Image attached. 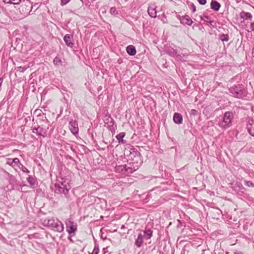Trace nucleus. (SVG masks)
<instances>
[{"label":"nucleus","mask_w":254,"mask_h":254,"mask_svg":"<svg viewBox=\"0 0 254 254\" xmlns=\"http://www.w3.org/2000/svg\"><path fill=\"white\" fill-rule=\"evenodd\" d=\"M209 22L210 23H213V21H209Z\"/></svg>","instance_id":"40"},{"label":"nucleus","mask_w":254,"mask_h":254,"mask_svg":"<svg viewBox=\"0 0 254 254\" xmlns=\"http://www.w3.org/2000/svg\"><path fill=\"white\" fill-rule=\"evenodd\" d=\"M73 254H78L77 253H74Z\"/></svg>","instance_id":"41"},{"label":"nucleus","mask_w":254,"mask_h":254,"mask_svg":"<svg viewBox=\"0 0 254 254\" xmlns=\"http://www.w3.org/2000/svg\"><path fill=\"white\" fill-rule=\"evenodd\" d=\"M143 243V235L141 233H140L137 237V238L136 239L135 244V245L139 248L141 246L142 244Z\"/></svg>","instance_id":"17"},{"label":"nucleus","mask_w":254,"mask_h":254,"mask_svg":"<svg viewBox=\"0 0 254 254\" xmlns=\"http://www.w3.org/2000/svg\"><path fill=\"white\" fill-rule=\"evenodd\" d=\"M245 184L246 186H247L248 187L254 188V184L251 181H245Z\"/></svg>","instance_id":"27"},{"label":"nucleus","mask_w":254,"mask_h":254,"mask_svg":"<svg viewBox=\"0 0 254 254\" xmlns=\"http://www.w3.org/2000/svg\"><path fill=\"white\" fill-rule=\"evenodd\" d=\"M6 164L9 165V166H12V164H13L12 159H10V158L7 159Z\"/></svg>","instance_id":"30"},{"label":"nucleus","mask_w":254,"mask_h":254,"mask_svg":"<svg viewBox=\"0 0 254 254\" xmlns=\"http://www.w3.org/2000/svg\"><path fill=\"white\" fill-rule=\"evenodd\" d=\"M61 59L58 57H56L53 61V63L55 64H57L58 63H61Z\"/></svg>","instance_id":"28"},{"label":"nucleus","mask_w":254,"mask_h":254,"mask_svg":"<svg viewBox=\"0 0 254 254\" xmlns=\"http://www.w3.org/2000/svg\"><path fill=\"white\" fill-rule=\"evenodd\" d=\"M22 171L24 173H29L30 171L25 167L22 166Z\"/></svg>","instance_id":"33"},{"label":"nucleus","mask_w":254,"mask_h":254,"mask_svg":"<svg viewBox=\"0 0 254 254\" xmlns=\"http://www.w3.org/2000/svg\"><path fill=\"white\" fill-rule=\"evenodd\" d=\"M70 0H61V4L62 5H64L67 3H68Z\"/></svg>","instance_id":"29"},{"label":"nucleus","mask_w":254,"mask_h":254,"mask_svg":"<svg viewBox=\"0 0 254 254\" xmlns=\"http://www.w3.org/2000/svg\"><path fill=\"white\" fill-rule=\"evenodd\" d=\"M203 17L206 18V19H209V16L205 15L204 14H203V17H201V18L202 20H204Z\"/></svg>","instance_id":"37"},{"label":"nucleus","mask_w":254,"mask_h":254,"mask_svg":"<svg viewBox=\"0 0 254 254\" xmlns=\"http://www.w3.org/2000/svg\"><path fill=\"white\" fill-rule=\"evenodd\" d=\"M28 66H18L16 68L17 71H19L20 72H23L25 71L27 68Z\"/></svg>","instance_id":"25"},{"label":"nucleus","mask_w":254,"mask_h":254,"mask_svg":"<svg viewBox=\"0 0 254 254\" xmlns=\"http://www.w3.org/2000/svg\"><path fill=\"white\" fill-rule=\"evenodd\" d=\"M234 254H243L241 252H236L234 253Z\"/></svg>","instance_id":"38"},{"label":"nucleus","mask_w":254,"mask_h":254,"mask_svg":"<svg viewBox=\"0 0 254 254\" xmlns=\"http://www.w3.org/2000/svg\"><path fill=\"white\" fill-rule=\"evenodd\" d=\"M173 120L175 123L180 124L183 121L182 116L179 113H176L174 115Z\"/></svg>","instance_id":"14"},{"label":"nucleus","mask_w":254,"mask_h":254,"mask_svg":"<svg viewBox=\"0 0 254 254\" xmlns=\"http://www.w3.org/2000/svg\"><path fill=\"white\" fill-rule=\"evenodd\" d=\"M55 192L58 193H63L64 195H66L68 192V189L65 188V186L64 185L63 183L61 185L60 184H55Z\"/></svg>","instance_id":"7"},{"label":"nucleus","mask_w":254,"mask_h":254,"mask_svg":"<svg viewBox=\"0 0 254 254\" xmlns=\"http://www.w3.org/2000/svg\"><path fill=\"white\" fill-rule=\"evenodd\" d=\"M233 118V115L232 112H226L224 115L222 120L218 123L219 127L224 129L230 127L232 125Z\"/></svg>","instance_id":"2"},{"label":"nucleus","mask_w":254,"mask_h":254,"mask_svg":"<svg viewBox=\"0 0 254 254\" xmlns=\"http://www.w3.org/2000/svg\"><path fill=\"white\" fill-rule=\"evenodd\" d=\"M190 114L191 115H193L194 116H196L197 115V111L195 110V109H192L191 111H190Z\"/></svg>","instance_id":"32"},{"label":"nucleus","mask_w":254,"mask_h":254,"mask_svg":"<svg viewBox=\"0 0 254 254\" xmlns=\"http://www.w3.org/2000/svg\"><path fill=\"white\" fill-rule=\"evenodd\" d=\"M144 234L146 239H150L152 236V231L150 229H146L144 231Z\"/></svg>","instance_id":"20"},{"label":"nucleus","mask_w":254,"mask_h":254,"mask_svg":"<svg viewBox=\"0 0 254 254\" xmlns=\"http://www.w3.org/2000/svg\"><path fill=\"white\" fill-rule=\"evenodd\" d=\"M99 252V248L98 245H95L92 253L90 254H98Z\"/></svg>","instance_id":"26"},{"label":"nucleus","mask_w":254,"mask_h":254,"mask_svg":"<svg viewBox=\"0 0 254 254\" xmlns=\"http://www.w3.org/2000/svg\"><path fill=\"white\" fill-rule=\"evenodd\" d=\"M148 13L151 17H156L157 11L155 5H151L148 8Z\"/></svg>","instance_id":"13"},{"label":"nucleus","mask_w":254,"mask_h":254,"mask_svg":"<svg viewBox=\"0 0 254 254\" xmlns=\"http://www.w3.org/2000/svg\"><path fill=\"white\" fill-rule=\"evenodd\" d=\"M43 224L55 231L62 232L64 231V225L58 218H51L45 219L43 220Z\"/></svg>","instance_id":"1"},{"label":"nucleus","mask_w":254,"mask_h":254,"mask_svg":"<svg viewBox=\"0 0 254 254\" xmlns=\"http://www.w3.org/2000/svg\"><path fill=\"white\" fill-rule=\"evenodd\" d=\"M229 90L233 96L238 98H242L245 91L243 86L241 84L233 86L230 88Z\"/></svg>","instance_id":"4"},{"label":"nucleus","mask_w":254,"mask_h":254,"mask_svg":"<svg viewBox=\"0 0 254 254\" xmlns=\"http://www.w3.org/2000/svg\"><path fill=\"white\" fill-rule=\"evenodd\" d=\"M27 182L29 183V184L31 186V187L34 186L35 184L36 180L32 176H29L27 178Z\"/></svg>","instance_id":"22"},{"label":"nucleus","mask_w":254,"mask_h":254,"mask_svg":"<svg viewBox=\"0 0 254 254\" xmlns=\"http://www.w3.org/2000/svg\"><path fill=\"white\" fill-rule=\"evenodd\" d=\"M125 132H121L119 134H117L116 136L117 140L119 141V142L120 143L124 144L125 143L126 141L123 139V138L125 136Z\"/></svg>","instance_id":"19"},{"label":"nucleus","mask_w":254,"mask_h":254,"mask_svg":"<svg viewBox=\"0 0 254 254\" xmlns=\"http://www.w3.org/2000/svg\"><path fill=\"white\" fill-rule=\"evenodd\" d=\"M32 131L33 133H36L38 135L42 136L43 137H45L47 134L46 131H45L42 127H40L34 128Z\"/></svg>","instance_id":"11"},{"label":"nucleus","mask_w":254,"mask_h":254,"mask_svg":"<svg viewBox=\"0 0 254 254\" xmlns=\"http://www.w3.org/2000/svg\"><path fill=\"white\" fill-rule=\"evenodd\" d=\"M127 52L130 56H134L136 53V49L132 45H129L127 47Z\"/></svg>","instance_id":"16"},{"label":"nucleus","mask_w":254,"mask_h":254,"mask_svg":"<svg viewBox=\"0 0 254 254\" xmlns=\"http://www.w3.org/2000/svg\"><path fill=\"white\" fill-rule=\"evenodd\" d=\"M72 36L70 34H66L64 38V40L66 45L69 47H72L73 45V43L72 42Z\"/></svg>","instance_id":"12"},{"label":"nucleus","mask_w":254,"mask_h":254,"mask_svg":"<svg viewBox=\"0 0 254 254\" xmlns=\"http://www.w3.org/2000/svg\"><path fill=\"white\" fill-rule=\"evenodd\" d=\"M13 163H14L15 164H18L20 163V161L18 158H15L14 159H12Z\"/></svg>","instance_id":"31"},{"label":"nucleus","mask_w":254,"mask_h":254,"mask_svg":"<svg viewBox=\"0 0 254 254\" xmlns=\"http://www.w3.org/2000/svg\"><path fill=\"white\" fill-rule=\"evenodd\" d=\"M110 13L113 15H114V16H116V15H117L119 13L116 10V8L115 7H112L111 8H110Z\"/></svg>","instance_id":"23"},{"label":"nucleus","mask_w":254,"mask_h":254,"mask_svg":"<svg viewBox=\"0 0 254 254\" xmlns=\"http://www.w3.org/2000/svg\"><path fill=\"white\" fill-rule=\"evenodd\" d=\"M65 225L66 230L69 234L74 233L76 231L77 225L74 222L68 220L65 222Z\"/></svg>","instance_id":"6"},{"label":"nucleus","mask_w":254,"mask_h":254,"mask_svg":"<svg viewBox=\"0 0 254 254\" xmlns=\"http://www.w3.org/2000/svg\"><path fill=\"white\" fill-rule=\"evenodd\" d=\"M191 9H192V12L193 13L195 12V11H196V7H195V6L193 4H191Z\"/></svg>","instance_id":"35"},{"label":"nucleus","mask_w":254,"mask_h":254,"mask_svg":"<svg viewBox=\"0 0 254 254\" xmlns=\"http://www.w3.org/2000/svg\"><path fill=\"white\" fill-rule=\"evenodd\" d=\"M135 155L136 156H135L136 159V162H132V164H129L131 166H127L125 165L124 167L125 170L127 172H128L129 173H132L137 170L139 167L140 166L141 164V159L140 157V153L138 152H135Z\"/></svg>","instance_id":"3"},{"label":"nucleus","mask_w":254,"mask_h":254,"mask_svg":"<svg viewBox=\"0 0 254 254\" xmlns=\"http://www.w3.org/2000/svg\"><path fill=\"white\" fill-rule=\"evenodd\" d=\"M197 1L202 5H204L206 3V0H197Z\"/></svg>","instance_id":"34"},{"label":"nucleus","mask_w":254,"mask_h":254,"mask_svg":"<svg viewBox=\"0 0 254 254\" xmlns=\"http://www.w3.org/2000/svg\"><path fill=\"white\" fill-rule=\"evenodd\" d=\"M251 29L252 31L254 32V22H252L251 24Z\"/></svg>","instance_id":"36"},{"label":"nucleus","mask_w":254,"mask_h":254,"mask_svg":"<svg viewBox=\"0 0 254 254\" xmlns=\"http://www.w3.org/2000/svg\"><path fill=\"white\" fill-rule=\"evenodd\" d=\"M125 228V226L124 225H122V227H121V229H124Z\"/></svg>","instance_id":"39"},{"label":"nucleus","mask_w":254,"mask_h":254,"mask_svg":"<svg viewBox=\"0 0 254 254\" xmlns=\"http://www.w3.org/2000/svg\"><path fill=\"white\" fill-rule=\"evenodd\" d=\"M32 6L30 1L28 0H23L20 8V12L23 15V17L30 14Z\"/></svg>","instance_id":"5"},{"label":"nucleus","mask_w":254,"mask_h":254,"mask_svg":"<svg viewBox=\"0 0 254 254\" xmlns=\"http://www.w3.org/2000/svg\"><path fill=\"white\" fill-rule=\"evenodd\" d=\"M220 39L223 42L228 41L229 40L228 35H225V34H222L220 35Z\"/></svg>","instance_id":"24"},{"label":"nucleus","mask_w":254,"mask_h":254,"mask_svg":"<svg viewBox=\"0 0 254 254\" xmlns=\"http://www.w3.org/2000/svg\"><path fill=\"white\" fill-rule=\"evenodd\" d=\"M22 0H4V1L6 3H10L13 4H18L20 2H22Z\"/></svg>","instance_id":"21"},{"label":"nucleus","mask_w":254,"mask_h":254,"mask_svg":"<svg viewBox=\"0 0 254 254\" xmlns=\"http://www.w3.org/2000/svg\"><path fill=\"white\" fill-rule=\"evenodd\" d=\"M221 6L220 4L216 0H212L210 3V7L215 11H218Z\"/></svg>","instance_id":"15"},{"label":"nucleus","mask_w":254,"mask_h":254,"mask_svg":"<svg viewBox=\"0 0 254 254\" xmlns=\"http://www.w3.org/2000/svg\"><path fill=\"white\" fill-rule=\"evenodd\" d=\"M247 129L250 134L254 136V120L249 119L248 121Z\"/></svg>","instance_id":"10"},{"label":"nucleus","mask_w":254,"mask_h":254,"mask_svg":"<svg viewBox=\"0 0 254 254\" xmlns=\"http://www.w3.org/2000/svg\"><path fill=\"white\" fill-rule=\"evenodd\" d=\"M179 19L181 21V23L184 25H188L190 26L193 22L190 17L188 15L180 16Z\"/></svg>","instance_id":"9"},{"label":"nucleus","mask_w":254,"mask_h":254,"mask_svg":"<svg viewBox=\"0 0 254 254\" xmlns=\"http://www.w3.org/2000/svg\"><path fill=\"white\" fill-rule=\"evenodd\" d=\"M69 124V128L71 132L74 135L77 134L78 132L77 122L76 121H71Z\"/></svg>","instance_id":"8"},{"label":"nucleus","mask_w":254,"mask_h":254,"mask_svg":"<svg viewBox=\"0 0 254 254\" xmlns=\"http://www.w3.org/2000/svg\"><path fill=\"white\" fill-rule=\"evenodd\" d=\"M240 17L241 18L244 19H250L252 18V15L251 13L248 12L242 11L240 13Z\"/></svg>","instance_id":"18"}]
</instances>
